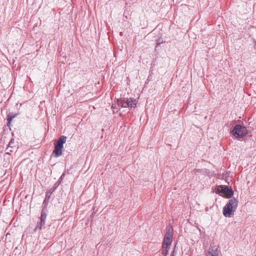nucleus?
<instances>
[{"label":"nucleus","mask_w":256,"mask_h":256,"mask_svg":"<svg viewBox=\"0 0 256 256\" xmlns=\"http://www.w3.org/2000/svg\"><path fill=\"white\" fill-rule=\"evenodd\" d=\"M175 254H176L175 251H174H174L172 252V254H171V256H175Z\"/></svg>","instance_id":"nucleus-12"},{"label":"nucleus","mask_w":256,"mask_h":256,"mask_svg":"<svg viewBox=\"0 0 256 256\" xmlns=\"http://www.w3.org/2000/svg\"><path fill=\"white\" fill-rule=\"evenodd\" d=\"M170 248V247H166L164 246H162V254L164 256H166L168 254V252Z\"/></svg>","instance_id":"nucleus-11"},{"label":"nucleus","mask_w":256,"mask_h":256,"mask_svg":"<svg viewBox=\"0 0 256 256\" xmlns=\"http://www.w3.org/2000/svg\"><path fill=\"white\" fill-rule=\"evenodd\" d=\"M54 157H58L62 154V149L54 146V150L53 151Z\"/></svg>","instance_id":"nucleus-7"},{"label":"nucleus","mask_w":256,"mask_h":256,"mask_svg":"<svg viewBox=\"0 0 256 256\" xmlns=\"http://www.w3.org/2000/svg\"><path fill=\"white\" fill-rule=\"evenodd\" d=\"M10 120H11V118H8V120L9 121V122H10Z\"/></svg>","instance_id":"nucleus-15"},{"label":"nucleus","mask_w":256,"mask_h":256,"mask_svg":"<svg viewBox=\"0 0 256 256\" xmlns=\"http://www.w3.org/2000/svg\"><path fill=\"white\" fill-rule=\"evenodd\" d=\"M238 205V200L234 198L230 199L224 207L223 214L226 218L232 217L236 212Z\"/></svg>","instance_id":"nucleus-1"},{"label":"nucleus","mask_w":256,"mask_h":256,"mask_svg":"<svg viewBox=\"0 0 256 256\" xmlns=\"http://www.w3.org/2000/svg\"><path fill=\"white\" fill-rule=\"evenodd\" d=\"M172 231L170 229H168L166 234L164 238L167 239V240H172Z\"/></svg>","instance_id":"nucleus-9"},{"label":"nucleus","mask_w":256,"mask_h":256,"mask_svg":"<svg viewBox=\"0 0 256 256\" xmlns=\"http://www.w3.org/2000/svg\"><path fill=\"white\" fill-rule=\"evenodd\" d=\"M10 145H12V142H10V143H9V146H10Z\"/></svg>","instance_id":"nucleus-13"},{"label":"nucleus","mask_w":256,"mask_h":256,"mask_svg":"<svg viewBox=\"0 0 256 256\" xmlns=\"http://www.w3.org/2000/svg\"><path fill=\"white\" fill-rule=\"evenodd\" d=\"M234 135L236 138H242L247 134V130L244 126L236 124L233 130Z\"/></svg>","instance_id":"nucleus-3"},{"label":"nucleus","mask_w":256,"mask_h":256,"mask_svg":"<svg viewBox=\"0 0 256 256\" xmlns=\"http://www.w3.org/2000/svg\"><path fill=\"white\" fill-rule=\"evenodd\" d=\"M10 145H12V142H10V143H9V146H10Z\"/></svg>","instance_id":"nucleus-14"},{"label":"nucleus","mask_w":256,"mask_h":256,"mask_svg":"<svg viewBox=\"0 0 256 256\" xmlns=\"http://www.w3.org/2000/svg\"><path fill=\"white\" fill-rule=\"evenodd\" d=\"M66 137L65 136H61L58 140L57 141L56 144H55V147L58 148H60L61 149L63 148V144L66 142Z\"/></svg>","instance_id":"nucleus-6"},{"label":"nucleus","mask_w":256,"mask_h":256,"mask_svg":"<svg viewBox=\"0 0 256 256\" xmlns=\"http://www.w3.org/2000/svg\"><path fill=\"white\" fill-rule=\"evenodd\" d=\"M46 218V212L42 210L41 213V216L40 218V221L39 224L36 226L34 228V230L36 231L38 230H40L42 226H44L45 224V220Z\"/></svg>","instance_id":"nucleus-5"},{"label":"nucleus","mask_w":256,"mask_h":256,"mask_svg":"<svg viewBox=\"0 0 256 256\" xmlns=\"http://www.w3.org/2000/svg\"><path fill=\"white\" fill-rule=\"evenodd\" d=\"M137 100L132 98L124 99L120 102V104L124 108H135Z\"/></svg>","instance_id":"nucleus-4"},{"label":"nucleus","mask_w":256,"mask_h":256,"mask_svg":"<svg viewBox=\"0 0 256 256\" xmlns=\"http://www.w3.org/2000/svg\"><path fill=\"white\" fill-rule=\"evenodd\" d=\"M206 256H219V255L216 250H214L212 248L208 252Z\"/></svg>","instance_id":"nucleus-8"},{"label":"nucleus","mask_w":256,"mask_h":256,"mask_svg":"<svg viewBox=\"0 0 256 256\" xmlns=\"http://www.w3.org/2000/svg\"><path fill=\"white\" fill-rule=\"evenodd\" d=\"M216 193L220 196H224L228 198L233 195L234 192L227 186H219L216 188Z\"/></svg>","instance_id":"nucleus-2"},{"label":"nucleus","mask_w":256,"mask_h":256,"mask_svg":"<svg viewBox=\"0 0 256 256\" xmlns=\"http://www.w3.org/2000/svg\"><path fill=\"white\" fill-rule=\"evenodd\" d=\"M172 242V240L164 239L162 246L166 247H170Z\"/></svg>","instance_id":"nucleus-10"}]
</instances>
